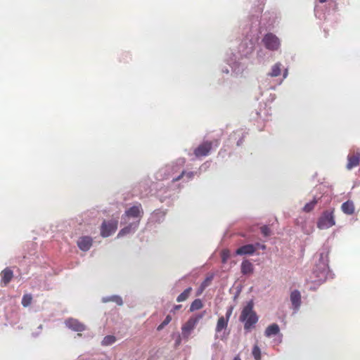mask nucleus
Here are the masks:
<instances>
[{
  "label": "nucleus",
  "mask_w": 360,
  "mask_h": 360,
  "mask_svg": "<svg viewBox=\"0 0 360 360\" xmlns=\"http://www.w3.org/2000/svg\"><path fill=\"white\" fill-rule=\"evenodd\" d=\"M116 342V338L114 335H107L104 337L101 342L103 346H110Z\"/></svg>",
  "instance_id": "a878e982"
},
{
  "label": "nucleus",
  "mask_w": 360,
  "mask_h": 360,
  "mask_svg": "<svg viewBox=\"0 0 360 360\" xmlns=\"http://www.w3.org/2000/svg\"><path fill=\"white\" fill-rule=\"evenodd\" d=\"M341 208L345 214H352L354 212V202L351 200H347L342 203Z\"/></svg>",
  "instance_id": "b1692460"
},
{
  "label": "nucleus",
  "mask_w": 360,
  "mask_h": 360,
  "mask_svg": "<svg viewBox=\"0 0 360 360\" xmlns=\"http://www.w3.org/2000/svg\"><path fill=\"white\" fill-rule=\"evenodd\" d=\"M93 240L89 236H82L77 240V245L82 251H88L92 246Z\"/></svg>",
  "instance_id": "dca6fc26"
},
{
  "label": "nucleus",
  "mask_w": 360,
  "mask_h": 360,
  "mask_svg": "<svg viewBox=\"0 0 360 360\" xmlns=\"http://www.w3.org/2000/svg\"><path fill=\"white\" fill-rule=\"evenodd\" d=\"M42 329H43V326L41 324L38 326L37 331L33 332L32 333V336L33 338H37L41 334Z\"/></svg>",
  "instance_id": "e433bc0d"
},
{
  "label": "nucleus",
  "mask_w": 360,
  "mask_h": 360,
  "mask_svg": "<svg viewBox=\"0 0 360 360\" xmlns=\"http://www.w3.org/2000/svg\"><path fill=\"white\" fill-rule=\"evenodd\" d=\"M348 162L347 164V169L350 170L354 167H357L360 162V154L357 153L354 155H349L347 156Z\"/></svg>",
  "instance_id": "f3484780"
},
{
  "label": "nucleus",
  "mask_w": 360,
  "mask_h": 360,
  "mask_svg": "<svg viewBox=\"0 0 360 360\" xmlns=\"http://www.w3.org/2000/svg\"><path fill=\"white\" fill-rule=\"evenodd\" d=\"M233 309V307H229L226 311L225 316H221L219 317L215 327V338L224 340L229 335V333L226 330Z\"/></svg>",
  "instance_id": "0eeeda50"
},
{
  "label": "nucleus",
  "mask_w": 360,
  "mask_h": 360,
  "mask_svg": "<svg viewBox=\"0 0 360 360\" xmlns=\"http://www.w3.org/2000/svg\"><path fill=\"white\" fill-rule=\"evenodd\" d=\"M283 65L280 62H277L274 64L269 73L267 74L268 77H276L281 75Z\"/></svg>",
  "instance_id": "aec40b11"
},
{
  "label": "nucleus",
  "mask_w": 360,
  "mask_h": 360,
  "mask_svg": "<svg viewBox=\"0 0 360 360\" xmlns=\"http://www.w3.org/2000/svg\"><path fill=\"white\" fill-rule=\"evenodd\" d=\"M233 360H240V358L239 357V356H236L234 357Z\"/></svg>",
  "instance_id": "79ce46f5"
},
{
  "label": "nucleus",
  "mask_w": 360,
  "mask_h": 360,
  "mask_svg": "<svg viewBox=\"0 0 360 360\" xmlns=\"http://www.w3.org/2000/svg\"><path fill=\"white\" fill-rule=\"evenodd\" d=\"M252 354L255 360H261V350L257 345H254Z\"/></svg>",
  "instance_id": "c756f323"
},
{
  "label": "nucleus",
  "mask_w": 360,
  "mask_h": 360,
  "mask_svg": "<svg viewBox=\"0 0 360 360\" xmlns=\"http://www.w3.org/2000/svg\"><path fill=\"white\" fill-rule=\"evenodd\" d=\"M288 69H287V68H285V69L283 70V79H281V80L279 82L278 84H281L283 82V80L284 79H285V78L288 77Z\"/></svg>",
  "instance_id": "58836bf2"
},
{
  "label": "nucleus",
  "mask_w": 360,
  "mask_h": 360,
  "mask_svg": "<svg viewBox=\"0 0 360 360\" xmlns=\"http://www.w3.org/2000/svg\"><path fill=\"white\" fill-rule=\"evenodd\" d=\"M120 360H122V359H120Z\"/></svg>",
  "instance_id": "09e8293b"
},
{
  "label": "nucleus",
  "mask_w": 360,
  "mask_h": 360,
  "mask_svg": "<svg viewBox=\"0 0 360 360\" xmlns=\"http://www.w3.org/2000/svg\"><path fill=\"white\" fill-rule=\"evenodd\" d=\"M263 10V7L262 6V4L259 6L258 7V9H257V13H260Z\"/></svg>",
  "instance_id": "ea45409f"
},
{
  "label": "nucleus",
  "mask_w": 360,
  "mask_h": 360,
  "mask_svg": "<svg viewBox=\"0 0 360 360\" xmlns=\"http://www.w3.org/2000/svg\"><path fill=\"white\" fill-rule=\"evenodd\" d=\"M182 186L181 184H174L172 185V182L168 183L166 187H162L157 191V196L162 202H166L170 205L176 198L177 193L181 190Z\"/></svg>",
  "instance_id": "39448f33"
},
{
  "label": "nucleus",
  "mask_w": 360,
  "mask_h": 360,
  "mask_svg": "<svg viewBox=\"0 0 360 360\" xmlns=\"http://www.w3.org/2000/svg\"><path fill=\"white\" fill-rule=\"evenodd\" d=\"M205 311L195 314L191 316L181 327L182 338L187 340L199 321L204 317Z\"/></svg>",
  "instance_id": "6e6552de"
},
{
  "label": "nucleus",
  "mask_w": 360,
  "mask_h": 360,
  "mask_svg": "<svg viewBox=\"0 0 360 360\" xmlns=\"http://www.w3.org/2000/svg\"><path fill=\"white\" fill-rule=\"evenodd\" d=\"M13 276L12 270L6 268L1 272V285H6L12 279Z\"/></svg>",
  "instance_id": "6ab92c4d"
},
{
  "label": "nucleus",
  "mask_w": 360,
  "mask_h": 360,
  "mask_svg": "<svg viewBox=\"0 0 360 360\" xmlns=\"http://www.w3.org/2000/svg\"><path fill=\"white\" fill-rule=\"evenodd\" d=\"M172 318L169 315L167 316L165 320L162 321V323L158 327V330H160L162 329L165 326L169 324V323L171 321Z\"/></svg>",
  "instance_id": "473e14b6"
},
{
  "label": "nucleus",
  "mask_w": 360,
  "mask_h": 360,
  "mask_svg": "<svg viewBox=\"0 0 360 360\" xmlns=\"http://www.w3.org/2000/svg\"><path fill=\"white\" fill-rule=\"evenodd\" d=\"M229 257V252L228 251H223L222 253V262H226V259Z\"/></svg>",
  "instance_id": "4c0bfd02"
},
{
  "label": "nucleus",
  "mask_w": 360,
  "mask_h": 360,
  "mask_svg": "<svg viewBox=\"0 0 360 360\" xmlns=\"http://www.w3.org/2000/svg\"><path fill=\"white\" fill-rule=\"evenodd\" d=\"M143 216V210L139 203L127 208L121 217L120 224L123 228L119 231L117 238L134 233L139 226Z\"/></svg>",
  "instance_id": "f03ea898"
},
{
  "label": "nucleus",
  "mask_w": 360,
  "mask_h": 360,
  "mask_svg": "<svg viewBox=\"0 0 360 360\" xmlns=\"http://www.w3.org/2000/svg\"><path fill=\"white\" fill-rule=\"evenodd\" d=\"M239 320L244 323V329L250 331L258 321V316L253 311V303L249 302L241 311Z\"/></svg>",
  "instance_id": "423d86ee"
},
{
  "label": "nucleus",
  "mask_w": 360,
  "mask_h": 360,
  "mask_svg": "<svg viewBox=\"0 0 360 360\" xmlns=\"http://www.w3.org/2000/svg\"><path fill=\"white\" fill-rule=\"evenodd\" d=\"M290 300L292 304V309L293 314L297 313L302 304L301 294L297 290H295L291 292L290 296Z\"/></svg>",
  "instance_id": "f8f14e48"
},
{
  "label": "nucleus",
  "mask_w": 360,
  "mask_h": 360,
  "mask_svg": "<svg viewBox=\"0 0 360 360\" xmlns=\"http://www.w3.org/2000/svg\"><path fill=\"white\" fill-rule=\"evenodd\" d=\"M102 302L107 303L109 302H112L116 303L119 306H122L123 304L122 298L117 295H112L110 296L103 297L101 299Z\"/></svg>",
  "instance_id": "412c9836"
},
{
  "label": "nucleus",
  "mask_w": 360,
  "mask_h": 360,
  "mask_svg": "<svg viewBox=\"0 0 360 360\" xmlns=\"http://www.w3.org/2000/svg\"><path fill=\"white\" fill-rule=\"evenodd\" d=\"M225 62L229 65L231 70L226 67L221 68V72L226 75H229L238 77L242 75L246 69L247 65L241 61V58L232 51L226 53Z\"/></svg>",
  "instance_id": "20e7f679"
},
{
  "label": "nucleus",
  "mask_w": 360,
  "mask_h": 360,
  "mask_svg": "<svg viewBox=\"0 0 360 360\" xmlns=\"http://www.w3.org/2000/svg\"><path fill=\"white\" fill-rule=\"evenodd\" d=\"M259 25V15H257L256 17H254V20L251 24L250 30L254 29V30L255 32H257L258 30Z\"/></svg>",
  "instance_id": "7c9ffc66"
},
{
  "label": "nucleus",
  "mask_w": 360,
  "mask_h": 360,
  "mask_svg": "<svg viewBox=\"0 0 360 360\" xmlns=\"http://www.w3.org/2000/svg\"><path fill=\"white\" fill-rule=\"evenodd\" d=\"M261 232L264 236H268L270 234V229L267 226L261 227Z\"/></svg>",
  "instance_id": "c9c22d12"
},
{
  "label": "nucleus",
  "mask_w": 360,
  "mask_h": 360,
  "mask_svg": "<svg viewBox=\"0 0 360 360\" xmlns=\"http://www.w3.org/2000/svg\"><path fill=\"white\" fill-rule=\"evenodd\" d=\"M262 43L265 49L272 52L279 51L281 48V39L271 32H268L263 36Z\"/></svg>",
  "instance_id": "1a4fd4ad"
},
{
  "label": "nucleus",
  "mask_w": 360,
  "mask_h": 360,
  "mask_svg": "<svg viewBox=\"0 0 360 360\" xmlns=\"http://www.w3.org/2000/svg\"><path fill=\"white\" fill-rule=\"evenodd\" d=\"M267 89H275V86L271 85V86H268Z\"/></svg>",
  "instance_id": "a19ab883"
},
{
  "label": "nucleus",
  "mask_w": 360,
  "mask_h": 360,
  "mask_svg": "<svg viewBox=\"0 0 360 360\" xmlns=\"http://www.w3.org/2000/svg\"><path fill=\"white\" fill-rule=\"evenodd\" d=\"M278 342L279 343L281 342V338H278Z\"/></svg>",
  "instance_id": "49530a36"
},
{
  "label": "nucleus",
  "mask_w": 360,
  "mask_h": 360,
  "mask_svg": "<svg viewBox=\"0 0 360 360\" xmlns=\"http://www.w3.org/2000/svg\"><path fill=\"white\" fill-rule=\"evenodd\" d=\"M261 248H262V249H264V248H265V246H264V245H262V246H261Z\"/></svg>",
  "instance_id": "de8ad7c7"
},
{
  "label": "nucleus",
  "mask_w": 360,
  "mask_h": 360,
  "mask_svg": "<svg viewBox=\"0 0 360 360\" xmlns=\"http://www.w3.org/2000/svg\"><path fill=\"white\" fill-rule=\"evenodd\" d=\"M166 212L162 210H156L149 218V222L153 224H160L165 220Z\"/></svg>",
  "instance_id": "2eb2a0df"
},
{
  "label": "nucleus",
  "mask_w": 360,
  "mask_h": 360,
  "mask_svg": "<svg viewBox=\"0 0 360 360\" xmlns=\"http://www.w3.org/2000/svg\"><path fill=\"white\" fill-rule=\"evenodd\" d=\"M212 276L207 277V278H206V279H205V281L201 283V285H200V290H201V291H202L205 288H206L209 285V284H210V281H212Z\"/></svg>",
  "instance_id": "72a5a7b5"
},
{
  "label": "nucleus",
  "mask_w": 360,
  "mask_h": 360,
  "mask_svg": "<svg viewBox=\"0 0 360 360\" xmlns=\"http://www.w3.org/2000/svg\"><path fill=\"white\" fill-rule=\"evenodd\" d=\"M241 141H242V140H241V139H240V140H239V141L237 142V145H238V146H240V144Z\"/></svg>",
  "instance_id": "c03bdc74"
},
{
  "label": "nucleus",
  "mask_w": 360,
  "mask_h": 360,
  "mask_svg": "<svg viewBox=\"0 0 360 360\" xmlns=\"http://www.w3.org/2000/svg\"><path fill=\"white\" fill-rule=\"evenodd\" d=\"M319 199L320 198L314 197L312 200L307 202L304 206L303 211H304L305 212H309L310 211H311L314 208L315 205L318 203Z\"/></svg>",
  "instance_id": "393cba45"
},
{
  "label": "nucleus",
  "mask_w": 360,
  "mask_h": 360,
  "mask_svg": "<svg viewBox=\"0 0 360 360\" xmlns=\"http://www.w3.org/2000/svg\"><path fill=\"white\" fill-rule=\"evenodd\" d=\"M335 218L333 212L331 210H326L322 213L319 217L317 226L320 229H327L335 225Z\"/></svg>",
  "instance_id": "9d476101"
},
{
  "label": "nucleus",
  "mask_w": 360,
  "mask_h": 360,
  "mask_svg": "<svg viewBox=\"0 0 360 360\" xmlns=\"http://www.w3.org/2000/svg\"><path fill=\"white\" fill-rule=\"evenodd\" d=\"M319 2L323 4L327 1V0H317Z\"/></svg>",
  "instance_id": "37998d69"
},
{
  "label": "nucleus",
  "mask_w": 360,
  "mask_h": 360,
  "mask_svg": "<svg viewBox=\"0 0 360 360\" xmlns=\"http://www.w3.org/2000/svg\"><path fill=\"white\" fill-rule=\"evenodd\" d=\"M185 158H179L175 161L166 164L160 167L155 173V177L158 181L172 179V185L181 181L186 183L193 179L195 173L187 172L184 168Z\"/></svg>",
  "instance_id": "f257e3e1"
},
{
  "label": "nucleus",
  "mask_w": 360,
  "mask_h": 360,
  "mask_svg": "<svg viewBox=\"0 0 360 360\" xmlns=\"http://www.w3.org/2000/svg\"><path fill=\"white\" fill-rule=\"evenodd\" d=\"M256 250L255 245L248 244L243 245L238 248L236 251V255H252Z\"/></svg>",
  "instance_id": "a211bd4d"
},
{
  "label": "nucleus",
  "mask_w": 360,
  "mask_h": 360,
  "mask_svg": "<svg viewBox=\"0 0 360 360\" xmlns=\"http://www.w3.org/2000/svg\"><path fill=\"white\" fill-rule=\"evenodd\" d=\"M253 265L252 264L248 261L245 260L241 264V273L243 275H248L253 272Z\"/></svg>",
  "instance_id": "5701e85b"
},
{
  "label": "nucleus",
  "mask_w": 360,
  "mask_h": 360,
  "mask_svg": "<svg viewBox=\"0 0 360 360\" xmlns=\"http://www.w3.org/2000/svg\"><path fill=\"white\" fill-rule=\"evenodd\" d=\"M32 301V296L31 294H25L22 298V305L24 307H29Z\"/></svg>",
  "instance_id": "cd10ccee"
},
{
  "label": "nucleus",
  "mask_w": 360,
  "mask_h": 360,
  "mask_svg": "<svg viewBox=\"0 0 360 360\" xmlns=\"http://www.w3.org/2000/svg\"><path fill=\"white\" fill-rule=\"evenodd\" d=\"M202 307V302L200 299L195 300L191 304L190 310L191 311L198 310Z\"/></svg>",
  "instance_id": "c85d7f7f"
},
{
  "label": "nucleus",
  "mask_w": 360,
  "mask_h": 360,
  "mask_svg": "<svg viewBox=\"0 0 360 360\" xmlns=\"http://www.w3.org/2000/svg\"><path fill=\"white\" fill-rule=\"evenodd\" d=\"M65 323L68 328L74 331L82 332L86 329V327L83 323L75 319H69L65 321Z\"/></svg>",
  "instance_id": "4468645a"
},
{
  "label": "nucleus",
  "mask_w": 360,
  "mask_h": 360,
  "mask_svg": "<svg viewBox=\"0 0 360 360\" xmlns=\"http://www.w3.org/2000/svg\"><path fill=\"white\" fill-rule=\"evenodd\" d=\"M212 145L210 141H205L199 145L194 150L195 157L200 158L207 155L212 149Z\"/></svg>",
  "instance_id": "ddd939ff"
},
{
  "label": "nucleus",
  "mask_w": 360,
  "mask_h": 360,
  "mask_svg": "<svg viewBox=\"0 0 360 360\" xmlns=\"http://www.w3.org/2000/svg\"><path fill=\"white\" fill-rule=\"evenodd\" d=\"M191 288H186L183 292H181L176 298V301L179 302L185 301L189 296L191 292Z\"/></svg>",
  "instance_id": "bb28decb"
},
{
  "label": "nucleus",
  "mask_w": 360,
  "mask_h": 360,
  "mask_svg": "<svg viewBox=\"0 0 360 360\" xmlns=\"http://www.w3.org/2000/svg\"><path fill=\"white\" fill-rule=\"evenodd\" d=\"M117 229V221L115 220L104 221L101 228V234L103 237H108Z\"/></svg>",
  "instance_id": "9b49d317"
},
{
  "label": "nucleus",
  "mask_w": 360,
  "mask_h": 360,
  "mask_svg": "<svg viewBox=\"0 0 360 360\" xmlns=\"http://www.w3.org/2000/svg\"><path fill=\"white\" fill-rule=\"evenodd\" d=\"M253 50H254V44L251 42L250 46L248 47L247 51H244L243 53V55L245 57H248L250 54H251L252 53Z\"/></svg>",
  "instance_id": "f704fd0d"
},
{
  "label": "nucleus",
  "mask_w": 360,
  "mask_h": 360,
  "mask_svg": "<svg viewBox=\"0 0 360 360\" xmlns=\"http://www.w3.org/2000/svg\"><path fill=\"white\" fill-rule=\"evenodd\" d=\"M280 332V328L278 324L273 323L269 326L264 332L265 336L268 338H271L273 335H276L278 334Z\"/></svg>",
  "instance_id": "4be33fe9"
},
{
  "label": "nucleus",
  "mask_w": 360,
  "mask_h": 360,
  "mask_svg": "<svg viewBox=\"0 0 360 360\" xmlns=\"http://www.w3.org/2000/svg\"><path fill=\"white\" fill-rule=\"evenodd\" d=\"M173 336L175 337L174 345L176 347H177L181 345V340L184 339L182 338L181 334L179 333L174 334Z\"/></svg>",
  "instance_id": "2f4dec72"
},
{
  "label": "nucleus",
  "mask_w": 360,
  "mask_h": 360,
  "mask_svg": "<svg viewBox=\"0 0 360 360\" xmlns=\"http://www.w3.org/2000/svg\"><path fill=\"white\" fill-rule=\"evenodd\" d=\"M316 264L310 276L311 282L322 283L333 278V274L328 266V252L323 250L315 256Z\"/></svg>",
  "instance_id": "7ed1b4c3"
},
{
  "label": "nucleus",
  "mask_w": 360,
  "mask_h": 360,
  "mask_svg": "<svg viewBox=\"0 0 360 360\" xmlns=\"http://www.w3.org/2000/svg\"><path fill=\"white\" fill-rule=\"evenodd\" d=\"M180 307H181V306H180V305H177V306H176V307H175V309H179Z\"/></svg>",
  "instance_id": "a18cd8bd"
}]
</instances>
